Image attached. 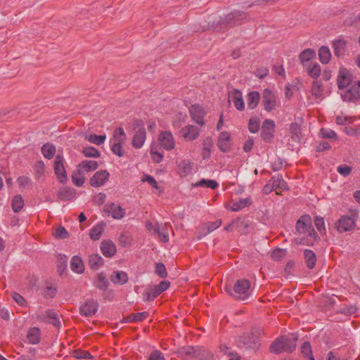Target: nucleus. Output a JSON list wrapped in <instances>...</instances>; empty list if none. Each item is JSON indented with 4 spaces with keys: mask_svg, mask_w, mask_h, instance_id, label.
<instances>
[{
    "mask_svg": "<svg viewBox=\"0 0 360 360\" xmlns=\"http://www.w3.org/2000/svg\"><path fill=\"white\" fill-rule=\"evenodd\" d=\"M27 338L31 344H37L40 340V330L37 327L30 328L27 333Z\"/></svg>",
    "mask_w": 360,
    "mask_h": 360,
    "instance_id": "nucleus-38",
    "label": "nucleus"
},
{
    "mask_svg": "<svg viewBox=\"0 0 360 360\" xmlns=\"http://www.w3.org/2000/svg\"><path fill=\"white\" fill-rule=\"evenodd\" d=\"M304 257L307 266L309 269L314 268L316 262V256L314 252L310 250H306L304 252Z\"/></svg>",
    "mask_w": 360,
    "mask_h": 360,
    "instance_id": "nucleus-39",
    "label": "nucleus"
},
{
    "mask_svg": "<svg viewBox=\"0 0 360 360\" xmlns=\"http://www.w3.org/2000/svg\"><path fill=\"white\" fill-rule=\"evenodd\" d=\"M311 219L309 215L302 216L296 224V230L300 233L306 236L303 238H297L296 242L300 244L312 245L316 241L317 236L311 226Z\"/></svg>",
    "mask_w": 360,
    "mask_h": 360,
    "instance_id": "nucleus-2",
    "label": "nucleus"
},
{
    "mask_svg": "<svg viewBox=\"0 0 360 360\" xmlns=\"http://www.w3.org/2000/svg\"><path fill=\"white\" fill-rule=\"evenodd\" d=\"M316 57V51L313 49H306L302 51L299 55V60L304 68L309 65L310 61Z\"/></svg>",
    "mask_w": 360,
    "mask_h": 360,
    "instance_id": "nucleus-24",
    "label": "nucleus"
},
{
    "mask_svg": "<svg viewBox=\"0 0 360 360\" xmlns=\"http://www.w3.org/2000/svg\"><path fill=\"white\" fill-rule=\"evenodd\" d=\"M195 186H200V187H206V188H210L212 189H216L219 187V184L215 180H207V179H202L195 184Z\"/></svg>",
    "mask_w": 360,
    "mask_h": 360,
    "instance_id": "nucleus-43",
    "label": "nucleus"
},
{
    "mask_svg": "<svg viewBox=\"0 0 360 360\" xmlns=\"http://www.w3.org/2000/svg\"><path fill=\"white\" fill-rule=\"evenodd\" d=\"M247 105L249 109H255L259 103L261 99L260 94L258 91H250L248 94L247 96Z\"/></svg>",
    "mask_w": 360,
    "mask_h": 360,
    "instance_id": "nucleus-30",
    "label": "nucleus"
},
{
    "mask_svg": "<svg viewBox=\"0 0 360 360\" xmlns=\"http://www.w3.org/2000/svg\"><path fill=\"white\" fill-rule=\"evenodd\" d=\"M354 119V117L347 116L342 113L336 117L335 122L338 125H347L352 124Z\"/></svg>",
    "mask_w": 360,
    "mask_h": 360,
    "instance_id": "nucleus-44",
    "label": "nucleus"
},
{
    "mask_svg": "<svg viewBox=\"0 0 360 360\" xmlns=\"http://www.w3.org/2000/svg\"><path fill=\"white\" fill-rule=\"evenodd\" d=\"M348 41L343 37L340 36L334 39L332 43V47L334 54L337 57H340L345 55Z\"/></svg>",
    "mask_w": 360,
    "mask_h": 360,
    "instance_id": "nucleus-19",
    "label": "nucleus"
},
{
    "mask_svg": "<svg viewBox=\"0 0 360 360\" xmlns=\"http://www.w3.org/2000/svg\"><path fill=\"white\" fill-rule=\"evenodd\" d=\"M86 139L91 143L96 144L97 146H101L106 140V136L104 135H96V134H90L86 136Z\"/></svg>",
    "mask_w": 360,
    "mask_h": 360,
    "instance_id": "nucleus-42",
    "label": "nucleus"
},
{
    "mask_svg": "<svg viewBox=\"0 0 360 360\" xmlns=\"http://www.w3.org/2000/svg\"><path fill=\"white\" fill-rule=\"evenodd\" d=\"M262 102L264 103V110L266 111L273 110L280 104V100L278 96L269 89L264 90L262 94Z\"/></svg>",
    "mask_w": 360,
    "mask_h": 360,
    "instance_id": "nucleus-4",
    "label": "nucleus"
},
{
    "mask_svg": "<svg viewBox=\"0 0 360 360\" xmlns=\"http://www.w3.org/2000/svg\"><path fill=\"white\" fill-rule=\"evenodd\" d=\"M321 75L323 81H328L332 77L333 71L329 68H326L321 71Z\"/></svg>",
    "mask_w": 360,
    "mask_h": 360,
    "instance_id": "nucleus-60",
    "label": "nucleus"
},
{
    "mask_svg": "<svg viewBox=\"0 0 360 360\" xmlns=\"http://www.w3.org/2000/svg\"><path fill=\"white\" fill-rule=\"evenodd\" d=\"M342 97L345 101L352 102L360 98V80L352 84L350 88L345 91Z\"/></svg>",
    "mask_w": 360,
    "mask_h": 360,
    "instance_id": "nucleus-13",
    "label": "nucleus"
},
{
    "mask_svg": "<svg viewBox=\"0 0 360 360\" xmlns=\"http://www.w3.org/2000/svg\"><path fill=\"white\" fill-rule=\"evenodd\" d=\"M70 269L76 274H82L84 271L85 266L82 258L79 256H74L70 261Z\"/></svg>",
    "mask_w": 360,
    "mask_h": 360,
    "instance_id": "nucleus-28",
    "label": "nucleus"
},
{
    "mask_svg": "<svg viewBox=\"0 0 360 360\" xmlns=\"http://www.w3.org/2000/svg\"><path fill=\"white\" fill-rule=\"evenodd\" d=\"M65 160L63 156L58 155L53 162V169L57 179L60 183H65L68 180L66 170L64 166Z\"/></svg>",
    "mask_w": 360,
    "mask_h": 360,
    "instance_id": "nucleus-7",
    "label": "nucleus"
},
{
    "mask_svg": "<svg viewBox=\"0 0 360 360\" xmlns=\"http://www.w3.org/2000/svg\"><path fill=\"white\" fill-rule=\"evenodd\" d=\"M290 131H291V133L292 134V137L293 138H298L299 137V134L300 132V127L298 126L297 124L296 123H292L290 124Z\"/></svg>",
    "mask_w": 360,
    "mask_h": 360,
    "instance_id": "nucleus-64",
    "label": "nucleus"
},
{
    "mask_svg": "<svg viewBox=\"0 0 360 360\" xmlns=\"http://www.w3.org/2000/svg\"><path fill=\"white\" fill-rule=\"evenodd\" d=\"M296 341L297 337L294 334L277 338L271 345V352L276 354L292 352L296 347Z\"/></svg>",
    "mask_w": 360,
    "mask_h": 360,
    "instance_id": "nucleus-3",
    "label": "nucleus"
},
{
    "mask_svg": "<svg viewBox=\"0 0 360 360\" xmlns=\"http://www.w3.org/2000/svg\"><path fill=\"white\" fill-rule=\"evenodd\" d=\"M352 81V75L346 68L340 66L337 77V84L339 89L347 88Z\"/></svg>",
    "mask_w": 360,
    "mask_h": 360,
    "instance_id": "nucleus-9",
    "label": "nucleus"
},
{
    "mask_svg": "<svg viewBox=\"0 0 360 360\" xmlns=\"http://www.w3.org/2000/svg\"><path fill=\"white\" fill-rule=\"evenodd\" d=\"M75 356L77 359H91V354L87 351L84 350H77L75 352Z\"/></svg>",
    "mask_w": 360,
    "mask_h": 360,
    "instance_id": "nucleus-58",
    "label": "nucleus"
},
{
    "mask_svg": "<svg viewBox=\"0 0 360 360\" xmlns=\"http://www.w3.org/2000/svg\"><path fill=\"white\" fill-rule=\"evenodd\" d=\"M103 225L102 224L95 226L90 231V238L94 240H98L103 232Z\"/></svg>",
    "mask_w": 360,
    "mask_h": 360,
    "instance_id": "nucleus-46",
    "label": "nucleus"
},
{
    "mask_svg": "<svg viewBox=\"0 0 360 360\" xmlns=\"http://www.w3.org/2000/svg\"><path fill=\"white\" fill-rule=\"evenodd\" d=\"M141 181L143 183H147L151 188H154L159 194L163 192V188L159 185L155 178L149 174H143Z\"/></svg>",
    "mask_w": 360,
    "mask_h": 360,
    "instance_id": "nucleus-32",
    "label": "nucleus"
},
{
    "mask_svg": "<svg viewBox=\"0 0 360 360\" xmlns=\"http://www.w3.org/2000/svg\"><path fill=\"white\" fill-rule=\"evenodd\" d=\"M45 166L42 161H37L34 167V170L37 176V178L40 177L44 172Z\"/></svg>",
    "mask_w": 360,
    "mask_h": 360,
    "instance_id": "nucleus-53",
    "label": "nucleus"
},
{
    "mask_svg": "<svg viewBox=\"0 0 360 360\" xmlns=\"http://www.w3.org/2000/svg\"><path fill=\"white\" fill-rule=\"evenodd\" d=\"M97 309V302L94 300H88L81 307L80 311L82 314L90 316L94 315Z\"/></svg>",
    "mask_w": 360,
    "mask_h": 360,
    "instance_id": "nucleus-27",
    "label": "nucleus"
},
{
    "mask_svg": "<svg viewBox=\"0 0 360 360\" xmlns=\"http://www.w3.org/2000/svg\"><path fill=\"white\" fill-rule=\"evenodd\" d=\"M41 153L44 158L51 159L56 153V148L51 143H46L41 148Z\"/></svg>",
    "mask_w": 360,
    "mask_h": 360,
    "instance_id": "nucleus-40",
    "label": "nucleus"
},
{
    "mask_svg": "<svg viewBox=\"0 0 360 360\" xmlns=\"http://www.w3.org/2000/svg\"><path fill=\"white\" fill-rule=\"evenodd\" d=\"M321 136L323 138L326 139H336L337 134L336 133L331 129H321L320 131Z\"/></svg>",
    "mask_w": 360,
    "mask_h": 360,
    "instance_id": "nucleus-54",
    "label": "nucleus"
},
{
    "mask_svg": "<svg viewBox=\"0 0 360 360\" xmlns=\"http://www.w3.org/2000/svg\"><path fill=\"white\" fill-rule=\"evenodd\" d=\"M154 233H158L159 240L162 243H167L169 241V233L167 230L160 229V226H156L154 228Z\"/></svg>",
    "mask_w": 360,
    "mask_h": 360,
    "instance_id": "nucleus-48",
    "label": "nucleus"
},
{
    "mask_svg": "<svg viewBox=\"0 0 360 360\" xmlns=\"http://www.w3.org/2000/svg\"><path fill=\"white\" fill-rule=\"evenodd\" d=\"M247 18L246 13L236 11L226 15L224 23H226V25L233 26L241 23Z\"/></svg>",
    "mask_w": 360,
    "mask_h": 360,
    "instance_id": "nucleus-18",
    "label": "nucleus"
},
{
    "mask_svg": "<svg viewBox=\"0 0 360 360\" xmlns=\"http://www.w3.org/2000/svg\"><path fill=\"white\" fill-rule=\"evenodd\" d=\"M17 182L21 188H27L31 185V179L26 176H20L17 179Z\"/></svg>",
    "mask_w": 360,
    "mask_h": 360,
    "instance_id": "nucleus-55",
    "label": "nucleus"
},
{
    "mask_svg": "<svg viewBox=\"0 0 360 360\" xmlns=\"http://www.w3.org/2000/svg\"><path fill=\"white\" fill-rule=\"evenodd\" d=\"M148 360H165V358L161 352L155 350L150 354Z\"/></svg>",
    "mask_w": 360,
    "mask_h": 360,
    "instance_id": "nucleus-61",
    "label": "nucleus"
},
{
    "mask_svg": "<svg viewBox=\"0 0 360 360\" xmlns=\"http://www.w3.org/2000/svg\"><path fill=\"white\" fill-rule=\"evenodd\" d=\"M170 283L167 281H163L158 285L154 286L155 295L150 297V292H145L143 294L144 300H153L156 298L161 292L166 290L169 287Z\"/></svg>",
    "mask_w": 360,
    "mask_h": 360,
    "instance_id": "nucleus-26",
    "label": "nucleus"
},
{
    "mask_svg": "<svg viewBox=\"0 0 360 360\" xmlns=\"http://www.w3.org/2000/svg\"><path fill=\"white\" fill-rule=\"evenodd\" d=\"M301 352L305 358H309V360H314L311 352V345L309 342L303 343L301 347Z\"/></svg>",
    "mask_w": 360,
    "mask_h": 360,
    "instance_id": "nucleus-49",
    "label": "nucleus"
},
{
    "mask_svg": "<svg viewBox=\"0 0 360 360\" xmlns=\"http://www.w3.org/2000/svg\"><path fill=\"white\" fill-rule=\"evenodd\" d=\"M217 147L224 153L229 152L232 148L231 136L229 131H221L217 139Z\"/></svg>",
    "mask_w": 360,
    "mask_h": 360,
    "instance_id": "nucleus-10",
    "label": "nucleus"
},
{
    "mask_svg": "<svg viewBox=\"0 0 360 360\" xmlns=\"http://www.w3.org/2000/svg\"><path fill=\"white\" fill-rule=\"evenodd\" d=\"M127 136L122 127L116 129L113 132V136L110 141V144L113 143H125Z\"/></svg>",
    "mask_w": 360,
    "mask_h": 360,
    "instance_id": "nucleus-34",
    "label": "nucleus"
},
{
    "mask_svg": "<svg viewBox=\"0 0 360 360\" xmlns=\"http://www.w3.org/2000/svg\"><path fill=\"white\" fill-rule=\"evenodd\" d=\"M189 112L193 121L201 126L204 124V116L206 112L202 106L198 104L193 105L190 107Z\"/></svg>",
    "mask_w": 360,
    "mask_h": 360,
    "instance_id": "nucleus-16",
    "label": "nucleus"
},
{
    "mask_svg": "<svg viewBox=\"0 0 360 360\" xmlns=\"http://www.w3.org/2000/svg\"><path fill=\"white\" fill-rule=\"evenodd\" d=\"M260 127V120L258 117H251L248 123V129L251 133H256Z\"/></svg>",
    "mask_w": 360,
    "mask_h": 360,
    "instance_id": "nucleus-47",
    "label": "nucleus"
},
{
    "mask_svg": "<svg viewBox=\"0 0 360 360\" xmlns=\"http://www.w3.org/2000/svg\"><path fill=\"white\" fill-rule=\"evenodd\" d=\"M308 75L315 80L321 75V68L317 62H311L309 65L304 67Z\"/></svg>",
    "mask_w": 360,
    "mask_h": 360,
    "instance_id": "nucleus-29",
    "label": "nucleus"
},
{
    "mask_svg": "<svg viewBox=\"0 0 360 360\" xmlns=\"http://www.w3.org/2000/svg\"><path fill=\"white\" fill-rule=\"evenodd\" d=\"M275 123L271 120H266L262 126V136L264 139H269L274 135Z\"/></svg>",
    "mask_w": 360,
    "mask_h": 360,
    "instance_id": "nucleus-25",
    "label": "nucleus"
},
{
    "mask_svg": "<svg viewBox=\"0 0 360 360\" xmlns=\"http://www.w3.org/2000/svg\"><path fill=\"white\" fill-rule=\"evenodd\" d=\"M180 134L186 141H194L199 136V129L193 125H186L181 129Z\"/></svg>",
    "mask_w": 360,
    "mask_h": 360,
    "instance_id": "nucleus-21",
    "label": "nucleus"
},
{
    "mask_svg": "<svg viewBox=\"0 0 360 360\" xmlns=\"http://www.w3.org/2000/svg\"><path fill=\"white\" fill-rule=\"evenodd\" d=\"M124 144V143L110 144V149L115 155H117L118 157H123L124 155V150L123 148Z\"/></svg>",
    "mask_w": 360,
    "mask_h": 360,
    "instance_id": "nucleus-50",
    "label": "nucleus"
},
{
    "mask_svg": "<svg viewBox=\"0 0 360 360\" xmlns=\"http://www.w3.org/2000/svg\"><path fill=\"white\" fill-rule=\"evenodd\" d=\"M233 291L235 296L240 300H245L250 294V283L246 279H241L236 282Z\"/></svg>",
    "mask_w": 360,
    "mask_h": 360,
    "instance_id": "nucleus-5",
    "label": "nucleus"
},
{
    "mask_svg": "<svg viewBox=\"0 0 360 360\" xmlns=\"http://www.w3.org/2000/svg\"><path fill=\"white\" fill-rule=\"evenodd\" d=\"M134 130L132 146L135 148H141L144 145L146 139V132L143 123L138 122L134 127Z\"/></svg>",
    "mask_w": 360,
    "mask_h": 360,
    "instance_id": "nucleus-6",
    "label": "nucleus"
},
{
    "mask_svg": "<svg viewBox=\"0 0 360 360\" xmlns=\"http://www.w3.org/2000/svg\"><path fill=\"white\" fill-rule=\"evenodd\" d=\"M111 281L115 284L123 285L128 281V276L124 271H115L110 276Z\"/></svg>",
    "mask_w": 360,
    "mask_h": 360,
    "instance_id": "nucleus-35",
    "label": "nucleus"
},
{
    "mask_svg": "<svg viewBox=\"0 0 360 360\" xmlns=\"http://www.w3.org/2000/svg\"><path fill=\"white\" fill-rule=\"evenodd\" d=\"M311 94L314 101L318 103L325 98L328 93L319 81L314 80L311 84Z\"/></svg>",
    "mask_w": 360,
    "mask_h": 360,
    "instance_id": "nucleus-15",
    "label": "nucleus"
},
{
    "mask_svg": "<svg viewBox=\"0 0 360 360\" xmlns=\"http://www.w3.org/2000/svg\"><path fill=\"white\" fill-rule=\"evenodd\" d=\"M213 148L214 143L212 139L209 136L204 139L201 150V156L203 160H207L211 157Z\"/></svg>",
    "mask_w": 360,
    "mask_h": 360,
    "instance_id": "nucleus-23",
    "label": "nucleus"
},
{
    "mask_svg": "<svg viewBox=\"0 0 360 360\" xmlns=\"http://www.w3.org/2000/svg\"><path fill=\"white\" fill-rule=\"evenodd\" d=\"M176 171L180 177H186L193 171V163L190 160L183 159L176 162Z\"/></svg>",
    "mask_w": 360,
    "mask_h": 360,
    "instance_id": "nucleus-14",
    "label": "nucleus"
},
{
    "mask_svg": "<svg viewBox=\"0 0 360 360\" xmlns=\"http://www.w3.org/2000/svg\"><path fill=\"white\" fill-rule=\"evenodd\" d=\"M98 166V163L95 160H84L77 165L84 173H89L96 170Z\"/></svg>",
    "mask_w": 360,
    "mask_h": 360,
    "instance_id": "nucleus-36",
    "label": "nucleus"
},
{
    "mask_svg": "<svg viewBox=\"0 0 360 360\" xmlns=\"http://www.w3.org/2000/svg\"><path fill=\"white\" fill-rule=\"evenodd\" d=\"M155 272L161 278H165L167 275L166 268H165V265L162 263H158L156 264Z\"/></svg>",
    "mask_w": 360,
    "mask_h": 360,
    "instance_id": "nucleus-57",
    "label": "nucleus"
},
{
    "mask_svg": "<svg viewBox=\"0 0 360 360\" xmlns=\"http://www.w3.org/2000/svg\"><path fill=\"white\" fill-rule=\"evenodd\" d=\"M228 101L229 103H233L238 110H244L245 102L243 94L240 90L236 89L230 90L228 93Z\"/></svg>",
    "mask_w": 360,
    "mask_h": 360,
    "instance_id": "nucleus-8",
    "label": "nucleus"
},
{
    "mask_svg": "<svg viewBox=\"0 0 360 360\" xmlns=\"http://www.w3.org/2000/svg\"><path fill=\"white\" fill-rule=\"evenodd\" d=\"M103 258L98 254L89 256V263L91 269H96L103 264Z\"/></svg>",
    "mask_w": 360,
    "mask_h": 360,
    "instance_id": "nucleus-41",
    "label": "nucleus"
},
{
    "mask_svg": "<svg viewBox=\"0 0 360 360\" xmlns=\"http://www.w3.org/2000/svg\"><path fill=\"white\" fill-rule=\"evenodd\" d=\"M355 221L353 217L343 215L336 223V228L338 232H347L350 231L355 227Z\"/></svg>",
    "mask_w": 360,
    "mask_h": 360,
    "instance_id": "nucleus-12",
    "label": "nucleus"
},
{
    "mask_svg": "<svg viewBox=\"0 0 360 360\" xmlns=\"http://www.w3.org/2000/svg\"><path fill=\"white\" fill-rule=\"evenodd\" d=\"M109 178L110 173L107 170H99L91 177L89 184L93 187H101L105 184Z\"/></svg>",
    "mask_w": 360,
    "mask_h": 360,
    "instance_id": "nucleus-11",
    "label": "nucleus"
},
{
    "mask_svg": "<svg viewBox=\"0 0 360 360\" xmlns=\"http://www.w3.org/2000/svg\"><path fill=\"white\" fill-rule=\"evenodd\" d=\"M72 180L75 186H82L85 182V173L77 167V169L72 173Z\"/></svg>",
    "mask_w": 360,
    "mask_h": 360,
    "instance_id": "nucleus-37",
    "label": "nucleus"
},
{
    "mask_svg": "<svg viewBox=\"0 0 360 360\" xmlns=\"http://www.w3.org/2000/svg\"><path fill=\"white\" fill-rule=\"evenodd\" d=\"M279 188L282 190L286 188V184L280 176L272 177L269 182L263 188V192L265 194L269 193L273 190H276Z\"/></svg>",
    "mask_w": 360,
    "mask_h": 360,
    "instance_id": "nucleus-17",
    "label": "nucleus"
},
{
    "mask_svg": "<svg viewBox=\"0 0 360 360\" xmlns=\"http://www.w3.org/2000/svg\"><path fill=\"white\" fill-rule=\"evenodd\" d=\"M286 255V251L283 249L277 248L274 250L271 253V257L274 261H279Z\"/></svg>",
    "mask_w": 360,
    "mask_h": 360,
    "instance_id": "nucleus-52",
    "label": "nucleus"
},
{
    "mask_svg": "<svg viewBox=\"0 0 360 360\" xmlns=\"http://www.w3.org/2000/svg\"><path fill=\"white\" fill-rule=\"evenodd\" d=\"M82 153L86 157L98 158L101 155L100 152L94 147H86L82 150Z\"/></svg>",
    "mask_w": 360,
    "mask_h": 360,
    "instance_id": "nucleus-51",
    "label": "nucleus"
},
{
    "mask_svg": "<svg viewBox=\"0 0 360 360\" xmlns=\"http://www.w3.org/2000/svg\"><path fill=\"white\" fill-rule=\"evenodd\" d=\"M314 224H315L316 229L319 230V231L321 233H325V231H326L325 222H324V219L322 217H316L314 220Z\"/></svg>",
    "mask_w": 360,
    "mask_h": 360,
    "instance_id": "nucleus-56",
    "label": "nucleus"
},
{
    "mask_svg": "<svg viewBox=\"0 0 360 360\" xmlns=\"http://www.w3.org/2000/svg\"><path fill=\"white\" fill-rule=\"evenodd\" d=\"M175 147L176 142L172 132L169 131H161L158 134L157 141L153 142L150 145V154L153 161L156 163L162 161L164 154L160 150V148L170 151L174 149Z\"/></svg>",
    "mask_w": 360,
    "mask_h": 360,
    "instance_id": "nucleus-1",
    "label": "nucleus"
},
{
    "mask_svg": "<svg viewBox=\"0 0 360 360\" xmlns=\"http://www.w3.org/2000/svg\"><path fill=\"white\" fill-rule=\"evenodd\" d=\"M221 349L224 352V353L230 355V358L229 360H240V356L238 354H233L229 352L230 349L227 346H221Z\"/></svg>",
    "mask_w": 360,
    "mask_h": 360,
    "instance_id": "nucleus-63",
    "label": "nucleus"
},
{
    "mask_svg": "<svg viewBox=\"0 0 360 360\" xmlns=\"http://www.w3.org/2000/svg\"><path fill=\"white\" fill-rule=\"evenodd\" d=\"M100 249L105 257H112L117 252L116 245L112 241L109 240H103L101 244Z\"/></svg>",
    "mask_w": 360,
    "mask_h": 360,
    "instance_id": "nucleus-22",
    "label": "nucleus"
},
{
    "mask_svg": "<svg viewBox=\"0 0 360 360\" xmlns=\"http://www.w3.org/2000/svg\"><path fill=\"white\" fill-rule=\"evenodd\" d=\"M11 205H12V208L15 212H18L20 210H21V209L24 206V200L22 198V196L20 195H17L14 196L12 200Z\"/></svg>",
    "mask_w": 360,
    "mask_h": 360,
    "instance_id": "nucleus-45",
    "label": "nucleus"
},
{
    "mask_svg": "<svg viewBox=\"0 0 360 360\" xmlns=\"http://www.w3.org/2000/svg\"><path fill=\"white\" fill-rule=\"evenodd\" d=\"M68 232L63 227H59L58 228L54 233V236L56 238H65L68 236Z\"/></svg>",
    "mask_w": 360,
    "mask_h": 360,
    "instance_id": "nucleus-62",
    "label": "nucleus"
},
{
    "mask_svg": "<svg viewBox=\"0 0 360 360\" xmlns=\"http://www.w3.org/2000/svg\"><path fill=\"white\" fill-rule=\"evenodd\" d=\"M251 204L250 198L240 199L238 202L227 203L226 208L231 211H239Z\"/></svg>",
    "mask_w": 360,
    "mask_h": 360,
    "instance_id": "nucleus-31",
    "label": "nucleus"
},
{
    "mask_svg": "<svg viewBox=\"0 0 360 360\" xmlns=\"http://www.w3.org/2000/svg\"><path fill=\"white\" fill-rule=\"evenodd\" d=\"M319 59L320 62L326 65L328 64L331 60L332 54L330 49L326 46H322L319 49Z\"/></svg>",
    "mask_w": 360,
    "mask_h": 360,
    "instance_id": "nucleus-33",
    "label": "nucleus"
},
{
    "mask_svg": "<svg viewBox=\"0 0 360 360\" xmlns=\"http://www.w3.org/2000/svg\"><path fill=\"white\" fill-rule=\"evenodd\" d=\"M107 283H108V281H107L105 276L103 274H100L98 276L97 287L99 288H101V289H104L107 287Z\"/></svg>",
    "mask_w": 360,
    "mask_h": 360,
    "instance_id": "nucleus-59",
    "label": "nucleus"
},
{
    "mask_svg": "<svg viewBox=\"0 0 360 360\" xmlns=\"http://www.w3.org/2000/svg\"><path fill=\"white\" fill-rule=\"evenodd\" d=\"M104 210L115 219H122L125 214V210L121 206L115 203L105 205Z\"/></svg>",
    "mask_w": 360,
    "mask_h": 360,
    "instance_id": "nucleus-20",
    "label": "nucleus"
}]
</instances>
